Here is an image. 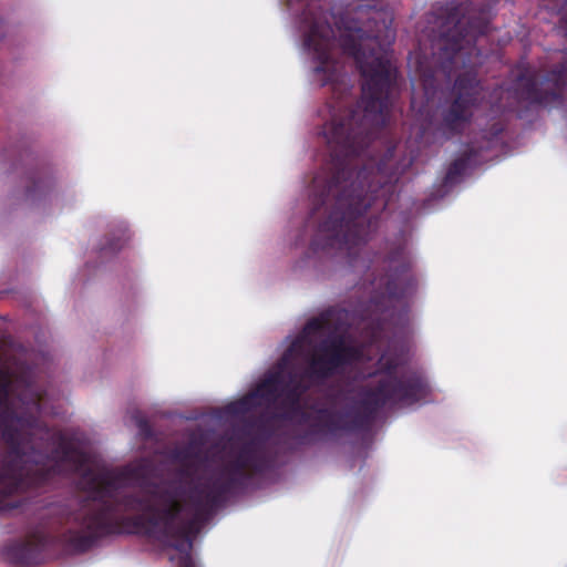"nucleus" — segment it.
Masks as SVG:
<instances>
[{
	"instance_id": "dca6fc26",
	"label": "nucleus",
	"mask_w": 567,
	"mask_h": 567,
	"mask_svg": "<svg viewBox=\"0 0 567 567\" xmlns=\"http://www.w3.org/2000/svg\"><path fill=\"white\" fill-rule=\"evenodd\" d=\"M198 455V451H195L192 445H188L183 449H176L172 453L173 460L182 464H187L190 460L197 458Z\"/></svg>"
},
{
	"instance_id": "7ed1b4c3",
	"label": "nucleus",
	"mask_w": 567,
	"mask_h": 567,
	"mask_svg": "<svg viewBox=\"0 0 567 567\" xmlns=\"http://www.w3.org/2000/svg\"><path fill=\"white\" fill-rule=\"evenodd\" d=\"M10 391V375L0 374V430L8 446L0 460V512L22 507L24 503L10 502L9 496L47 485L64 465L79 472L87 463L86 454L61 431L52 435L51 453L39 451L33 437L39 432L48 435L49 429L35 415H19L11 406Z\"/></svg>"
},
{
	"instance_id": "1a4fd4ad",
	"label": "nucleus",
	"mask_w": 567,
	"mask_h": 567,
	"mask_svg": "<svg viewBox=\"0 0 567 567\" xmlns=\"http://www.w3.org/2000/svg\"><path fill=\"white\" fill-rule=\"evenodd\" d=\"M384 291L389 299L401 301L414 295L417 288L416 276L412 272L414 261L409 248V238L401 230L384 244Z\"/></svg>"
},
{
	"instance_id": "6ab92c4d",
	"label": "nucleus",
	"mask_w": 567,
	"mask_h": 567,
	"mask_svg": "<svg viewBox=\"0 0 567 567\" xmlns=\"http://www.w3.org/2000/svg\"><path fill=\"white\" fill-rule=\"evenodd\" d=\"M176 559L175 556H169V560L174 561Z\"/></svg>"
},
{
	"instance_id": "f3484780",
	"label": "nucleus",
	"mask_w": 567,
	"mask_h": 567,
	"mask_svg": "<svg viewBox=\"0 0 567 567\" xmlns=\"http://www.w3.org/2000/svg\"><path fill=\"white\" fill-rule=\"evenodd\" d=\"M136 424H137V427H138V432L140 434L148 440V439H152L154 433H153V429H152V425L150 424V422L144 419V417H138L136 420Z\"/></svg>"
},
{
	"instance_id": "f8f14e48",
	"label": "nucleus",
	"mask_w": 567,
	"mask_h": 567,
	"mask_svg": "<svg viewBox=\"0 0 567 567\" xmlns=\"http://www.w3.org/2000/svg\"><path fill=\"white\" fill-rule=\"evenodd\" d=\"M336 315L334 309H328L321 312L318 317L311 318L307 321L302 329L305 337H312L330 330L332 328V320Z\"/></svg>"
},
{
	"instance_id": "2eb2a0df",
	"label": "nucleus",
	"mask_w": 567,
	"mask_h": 567,
	"mask_svg": "<svg viewBox=\"0 0 567 567\" xmlns=\"http://www.w3.org/2000/svg\"><path fill=\"white\" fill-rule=\"evenodd\" d=\"M255 400L256 398L254 396L252 392H250L241 399L228 404L227 411L234 414H245L249 412L254 406H256Z\"/></svg>"
},
{
	"instance_id": "ddd939ff",
	"label": "nucleus",
	"mask_w": 567,
	"mask_h": 567,
	"mask_svg": "<svg viewBox=\"0 0 567 567\" xmlns=\"http://www.w3.org/2000/svg\"><path fill=\"white\" fill-rule=\"evenodd\" d=\"M476 155V152L471 148L464 152L463 155L454 159L447 167L445 174V183H454L458 177H461L468 167L470 161L472 157Z\"/></svg>"
},
{
	"instance_id": "9d476101",
	"label": "nucleus",
	"mask_w": 567,
	"mask_h": 567,
	"mask_svg": "<svg viewBox=\"0 0 567 567\" xmlns=\"http://www.w3.org/2000/svg\"><path fill=\"white\" fill-rule=\"evenodd\" d=\"M359 358V349L350 344L343 334H332L315 347L307 369L299 374L312 385L334 377Z\"/></svg>"
},
{
	"instance_id": "9b49d317",
	"label": "nucleus",
	"mask_w": 567,
	"mask_h": 567,
	"mask_svg": "<svg viewBox=\"0 0 567 567\" xmlns=\"http://www.w3.org/2000/svg\"><path fill=\"white\" fill-rule=\"evenodd\" d=\"M50 523H41L28 532L24 539L10 545L7 549L8 558L18 566L38 565L41 555L49 544V533L45 530Z\"/></svg>"
},
{
	"instance_id": "20e7f679",
	"label": "nucleus",
	"mask_w": 567,
	"mask_h": 567,
	"mask_svg": "<svg viewBox=\"0 0 567 567\" xmlns=\"http://www.w3.org/2000/svg\"><path fill=\"white\" fill-rule=\"evenodd\" d=\"M379 372L384 377L375 385L362 386L359 391L358 409L339 412L332 408H319L316 422L307 434L317 433L322 426L326 433L355 432L369 430L378 413L386 405H413L430 394L425 378L417 371L396 374L399 360L382 354L378 361Z\"/></svg>"
},
{
	"instance_id": "a211bd4d",
	"label": "nucleus",
	"mask_w": 567,
	"mask_h": 567,
	"mask_svg": "<svg viewBox=\"0 0 567 567\" xmlns=\"http://www.w3.org/2000/svg\"><path fill=\"white\" fill-rule=\"evenodd\" d=\"M124 241L121 238L111 239L102 247V251L116 252L122 249Z\"/></svg>"
},
{
	"instance_id": "f03ea898",
	"label": "nucleus",
	"mask_w": 567,
	"mask_h": 567,
	"mask_svg": "<svg viewBox=\"0 0 567 567\" xmlns=\"http://www.w3.org/2000/svg\"><path fill=\"white\" fill-rule=\"evenodd\" d=\"M266 463L255 441L245 443L216 476L192 486L194 516L185 522H178L183 504L175 489L153 484L141 493L123 491L130 482L146 485L151 475L146 462L94 474L87 482V498L78 509L52 506L49 512L56 516L59 526L74 527L65 533V542L76 553H85L111 536L142 533L177 550V567H197L192 549L202 525L229 495L245 486L252 473L262 472Z\"/></svg>"
},
{
	"instance_id": "423d86ee",
	"label": "nucleus",
	"mask_w": 567,
	"mask_h": 567,
	"mask_svg": "<svg viewBox=\"0 0 567 567\" xmlns=\"http://www.w3.org/2000/svg\"><path fill=\"white\" fill-rule=\"evenodd\" d=\"M298 343V340L291 343L275 369L266 373L264 379L251 392L256 399L264 400L269 405L277 403L278 400L282 398L280 404L282 408H286L287 411L279 415L281 419L288 420L298 415L303 422L311 421L301 439L305 443H312L327 435H334L336 433H326L322 426H318L317 433L307 434L311 424L316 422L317 413L311 416L303 411L300 402L302 396L310 390L311 384L305 381L303 375L299 374L295 369L287 371ZM319 409H316V412Z\"/></svg>"
},
{
	"instance_id": "f257e3e1",
	"label": "nucleus",
	"mask_w": 567,
	"mask_h": 567,
	"mask_svg": "<svg viewBox=\"0 0 567 567\" xmlns=\"http://www.w3.org/2000/svg\"><path fill=\"white\" fill-rule=\"evenodd\" d=\"M288 7L305 25L303 45L316 62V80L331 90L329 120L320 132L329 161L310 186L309 223L317 224L311 247L344 252L355 267L404 172L394 162L392 142L382 156L369 152L388 124L396 84L385 50L394 40L393 13L377 0H351L338 16L328 12L324 0H288Z\"/></svg>"
},
{
	"instance_id": "4468645a",
	"label": "nucleus",
	"mask_w": 567,
	"mask_h": 567,
	"mask_svg": "<svg viewBox=\"0 0 567 567\" xmlns=\"http://www.w3.org/2000/svg\"><path fill=\"white\" fill-rule=\"evenodd\" d=\"M28 178L31 185L27 188V196L31 198L38 195H45L52 186L51 178L41 172L30 174Z\"/></svg>"
},
{
	"instance_id": "39448f33",
	"label": "nucleus",
	"mask_w": 567,
	"mask_h": 567,
	"mask_svg": "<svg viewBox=\"0 0 567 567\" xmlns=\"http://www.w3.org/2000/svg\"><path fill=\"white\" fill-rule=\"evenodd\" d=\"M427 21L435 25L432 30V58L429 66L422 62L419 65L426 93L440 86V75L451 80L458 69L466 65L465 56L472 54L477 38L488 29L484 11L467 2H449Z\"/></svg>"
},
{
	"instance_id": "0eeeda50",
	"label": "nucleus",
	"mask_w": 567,
	"mask_h": 567,
	"mask_svg": "<svg viewBox=\"0 0 567 567\" xmlns=\"http://www.w3.org/2000/svg\"><path fill=\"white\" fill-rule=\"evenodd\" d=\"M483 91V85L474 72L465 71L460 74L450 96L426 120L422 127L423 134L433 131L445 140L462 135L484 100Z\"/></svg>"
},
{
	"instance_id": "6e6552de",
	"label": "nucleus",
	"mask_w": 567,
	"mask_h": 567,
	"mask_svg": "<svg viewBox=\"0 0 567 567\" xmlns=\"http://www.w3.org/2000/svg\"><path fill=\"white\" fill-rule=\"evenodd\" d=\"M545 1L549 11L560 16L558 28L567 39V0ZM514 86L522 101L544 107L560 106L567 93V52L560 63L543 75L529 68L519 70Z\"/></svg>"
}]
</instances>
